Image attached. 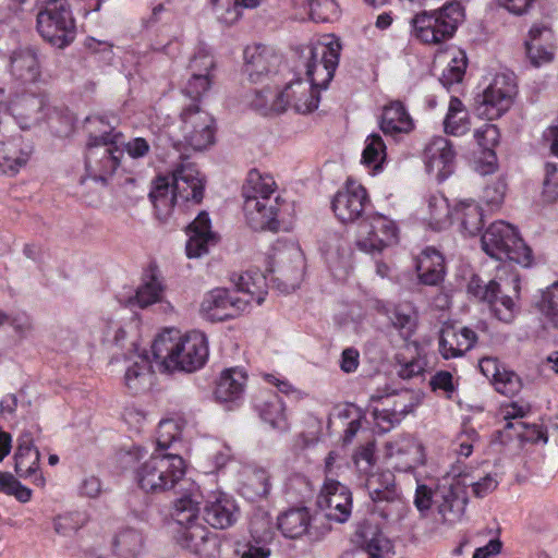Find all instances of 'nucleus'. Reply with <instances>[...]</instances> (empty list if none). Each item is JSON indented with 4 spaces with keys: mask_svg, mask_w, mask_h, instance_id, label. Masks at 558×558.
Wrapping results in <instances>:
<instances>
[{
    "mask_svg": "<svg viewBox=\"0 0 558 558\" xmlns=\"http://www.w3.org/2000/svg\"><path fill=\"white\" fill-rule=\"evenodd\" d=\"M413 128V120L401 101L395 100L384 107L380 118V129L385 134H407L411 132Z\"/></svg>",
    "mask_w": 558,
    "mask_h": 558,
    "instance_id": "obj_35",
    "label": "nucleus"
},
{
    "mask_svg": "<svg viewBox=\"0 0 558 558\" xmlns=\"http://www.w3.org/2000/svg\"><path fill=\"white\" fill-rule=\"evenodd\" d=\"M320 90L308 82L296 80L283 88L288 108H293L299 113H308L317 109Z\"/></svg>",
    "mask_w": 558,
    "mask_h": 558,
    "instance_id": "obj_29",
    "label": "nucleus"
},
{
    "mask_svg": "<svg viewBox=\"0 0 558 558\" xmlns=\"http://www.w3.org/2000/svg\"><path fill=\"white\" fill-rule=\"evenodd\" d=\"M244 60L245 73L252 82H258L276 69L279 57L267 46L254 45L244 50Z\"/></svg>",
    "mask_w": 558,
    "mask_h": 558,
    "instance_id": "obj_26",
    "label": "nucleus"
},
{
    "mask_svg": "<svg viewBox=\"0 0 558 558\" xmlns=\"http://www.w3.org/2000/svg\"><path fill=\"white\" fill-rule=\"evenodd\" d=\"M454 215L470 235H474L483 227L482 208L473 201L460 202L454 208Z\"/></svg>",
    "mask_w": 558,
    "mask_h": 558,
    "instance_id": "obj_46",
    "label": "nucleus"
},
{
    "mask_svg": "<svg viewBox=\"0 0 558 558\" xmlns=\"http://www.w3.org/2000/svg\"><path fill=\"white\" fill-rule=\"evenodd\" d=\"M365 487L372 500L380 498V495H386L388 490H397L395 475L390 471L369 474L366 478Z\"/></svg>",
    "mask_w": 558,
    "mask_h": 558,
    "instance_id": "obj_49",
    "label": "nucleus"
},
{
    "mask_svg": "<svg viewBox=\"0 0 558 558\" xmlns=\"http://www.w3.org/2000/svg\"><path fill=\"white\" fill-rule=\"evenodd\" d=\"M32 151V146L22 136L0 142V171L15 175L27 163Z\"/></svg>",
    "mask_w": 558,
    "mask_h": 558,
    "instance_id": "obj_28",
    "label": "nucleus"
},
{
    "mask_svg": "<svg viewBox=\"0 0 558 558\" xmlns=\"http://www.w3.org/2000/svg\"><path fill=\"white\" fill-rule=\"evenodd\" d=\"M163 286L156 275L144 278L143 283L136 289L134 296L128 300V305H137L141 308L147 307L161 300Z\"/></svg>",
    "mask_w": 558,
    "mask_h": 558,
    "instance_id": "obj_44",
    "label": "nucleus"
},
{
    "mask_svg": "<svg viewBox=\"0 0 558 558\" xmlns=\"http://www.w3.org/2000/svg\"><path fill=\"white\" fill-rule=\"evenodd\" d=\"M172 191L184 202L201 203L204 196V182L192 163L179 166L172 174Z\"/></svg>",
    "mask_w": 558,
    "mask_h": 558,
    "instance_id": "obj_22",
    "label": "nucleus"
},
{
    "mask_svg": "<svg viewBox=\"0 0 558 558\" xmlns=\"http://www.w3.org/2000/svg\"><path fill=\"white\" fill-rule=\"evenodd\" d=\"M507 184L504 179L497 178L487 184L483 191L482 199L492 209L499 208L504 202Z\"/></svg>",
    "mask_w": 558,
    "mask_h": 558,
    "instance_id": "obj_58",
    "label": "nucleus"
},
{
    "mask_svg": "<svg viewBox=\"0 0 558 558\" xmlns=\"http://www.w3.org/2000/svg\"><path fill=\"white\" fill-rule=\"evenodd\" d=\"M496 391L507 397H514L522 389V381L514 372L502 368L499 376L493 381Z\"/></svg>",
    "mask_w": 558,
    "mask_h": 558,
    "instance_id": "obj_54",
    "label": "nucleus"
},
{
    "mask_svg": "<svg viewBox=\"0 0 558 558\" xmlns=\"http://www.w3.org/2000/svg\"><path fill=\"white\" fill-rule=\"evenodd\" d=\"M498 478L499 474L497 472H490L470 483L473 495L477 498H483L493 493L498 486Z\"/></svg>",
    "mask_w": 558,
    "mask_h": 558,
    "instance_id": "obj_64",
    "label": "nucleus"
},
{
    "mask_svg": "<svg viewBox=\"0 0 558 558\" xmlns=\"http://www.w3.org/2000/svg\"><path fill=\"white\" fill-rule=\"evenodd\" d=\"M178 487L181 496L173 501L171 515L180 526L195 523L202 497L199 489L189 480L182 482Z\"/></svg>",
    "mask_w": 558,
    "mask_h": 558,
    "instance_id": "obj_23",
    "label": "nucleus"
},
{
    "mask_svg": "<svg viewBox=\"0 0 558 558\" xmlns=\"http://www.w3.org/2000/svg\"><path fill=\"white\" fill-rule=\"evenodd\" d=\"M185 464L179 454L155 453L136 470L138 486L146 493L160 494L178 487L184 478Z\"/></svg>",
    "mask_w": 558,
    "mask_h": 558,
    "instance_id": "obj_5",
    "label": "nucleus"
},
{
    "mask_svg": "<svg viewBox=\"0 0 558 558\" xmlns=\"http://www.w3.org/2000/svg\"><path fill=\"white\" fill-rule=\"evenodd\" d=\"M398 242V228L393 220L380 214H372L357 225L356 245L366 253H380Z\"/></svg>",
    "mask_w": 558,
    "mask_h": 558,
    "instance_id": "obj_8",
    "label": "nucleus"
},
{
    "mask_svg": "<svg viewBox=\"0 0 558 558\" xmlns=\"http://www.w3.org/2000/svg\"><path fill=\"white\" fill-rule=\"evenodd\" d=\"M416 272L421 283L425 286H438L446 275L445 258L434 247H426L416 259Z\"/></svg>",
    "mask_w": 558,
    "mask_h": 558,
    "instance_id": "obj_30",
    "label": "nucleus"
},
{
    "mask_svg": "<svg viewBox=\"0 0 558 558\" xmlns=\"http://www.w3.org/2000/svg\"><path fill=\"white\" fill-rule=\"evenodd\" d=\"M410 400L411 393L407 390L372 398L373 402H377L376 405H373L372 415L380 432H390L401 423L405 415L412 411Z\"/></svg>",
    "mask_w": 558,
    "mask_h": 558,
    "instance_id": "obj_13",
    "label": "nucleus"
},
{
    "mask_svg": "<svg viewBox=\"0 0 558 558\" xmlns=\"http://www.w3.org/2000/svg\"><path fill=\"white\" fill-rule=\"evenodd\" d=\"M386 157V145L379 134H371L365 142L362 160L378 170Z\"/></svg>",
    "mask_w": 558,
    "mask_h": 558,
    "instance_id": "obj_50",
    "label": "nucleus"
},
{
    "mask_svg": "<svg viewBox=\"0 0 558 558\" xmlns=\"http://www.w3.org/2000/svg\"><path fill=\"white\" fill-rule=\"evenodd\" d=\"M517 94V85L511 74H497L483 93L478 107L480 114L494 120L504 114L511 106Z\"/></svg>",
    "mask_w": 558,
    "mask_h": 558,
    "instance_id": "obj_14",
    "label": "nucleus"
},
{
    "mask_svg": "<svg viewBox=\"0 0 558 558\" xmlns=\"http://www.w3.org/2000/svg\"><path fill=\"white\" fill-rule=\"evenodd\" d=\"M466 69V59L465 56L462 54L461 58H452L451 62L448 66L442 71V74L439 78L440 83L449 87L454 83H459L462 81Z\"/></svg>",
    "mask_w": 558,
    "mask_h": 558,
    "instance_id": "obj_59",
    "label": "nucleus"
},
{
    "mask_svg": "<svg viewBox=\"0 0 558 558\" xmlns=\"http://www.w3.org/2000/svg\"><path fill=\"white\" fill-rule=\"evenodd\" d=\"M211 3L219 21L231 25L239 20L243 7L240 0H211Z\"/></svg>",
    "mask_w": 558,
    "mask_h": 558,
    "instance_id": "obj_55",
    "label": "nucleus"
},
{
    "mask_svg": "<svg viewBox=\"0 0 558 558\" xmlns=\"http://www.w3.org/2000/svg\"><path fill=\"white\" fill-rule=\"evenodd\" d=\"M245 487L253 496H266L270 490L269 475L265 470H255L247 477Z\"/></svg>",
    "mask_w": 558,
    "mask_h": 558,
    "instance_id": "obj_61",
    "label": "nucleus"
},
{
    "mask_svg": "<svg viewBox=\"0 0 558 558\" xmlns=\"http://www.w3.org/2000/svg\"><path fill=\"white\" fill-rule=\"evenodd\" d=\"M538 308L553 327L558 328V282L543 292Z\"/></svg>",
    "mask_w": 558,
    "mask_h": 558,
    "instance_id": "obj_52",
    "label": "nucleus"
},
{
    "mask_svg": "<svg viewBox=\"0 0 558 558\" xmlns=\"http://www.w3.org/2000/svg\"><path fill=\"white\" fill-rule=\"evenodd\" d=\"M180 118L183 137L193 149L202 150L214 143V119L208 112L191 105L182 110Z\"/></svg>",
    "mask_w": 558,
    "mask_h": 558,
    "instance_id": "obj_11",
    "label": "nucleus"
},
{
    "mask_svg": "<svg viewBox=\"0 0 558 558\" xmlns=\"http://www.w3.org/2000/svg\"><path fill=\"white\" fill-rule=\"evenodd\" d=\"M468 292L486 302L494 316L505 324H511L519 313L515 301L501 293L500 284L496 280L484 282L480 277L473 276L468 284Z\"/></svg>",
    "mask_w": 558,
    "mask_h": 558,
    "instance_id": "obj_10",
    "label": "nucleus"
},
{
    "mask_svg": "<svg viewBox=\"0 0 558 558\" xmlns=\"http://www.w3.org/2000/svg\"><path fill=\"white\" fill-rule=\"evenodd\" d=\"M526 53L531 63L535 66L548 63L553 60V48L549 45H543L536 41H526Z\"/></svg>",
    "mask_w": 558,
    "mask_h": 558,
    "instance_id": "obj_62",
    "label": "nucleus"
},
{
    "mask_svg": "<svg viewBox=\"0 0 558 558\" xmlns=\"http://www.w3.org/2000/svg\"><path fill=\"white\" fill-rule=\"evenodd\" d=\"M248 300H244L226 288H215L204 294L199 305L203 317L211 322L234 318L245 312Z\"/></svg>",
    "mask_w": 558,
    "mask_h": 558,
    "instance_id": "obj_12",
    "label": "nucleus"
},
{
    "mask_svg": "<svg viewBox=\"0 0 558 558\" xmlns=\"http://www.w3.org/2000/svg\"><path fill=\"white\" fill-rule=\"evenodd\" d=\"M177 542L183 549L202 557H207L209 547L216 546V541L209 538L207 527L198 522L180 526Z\"/></svg>",
    "mask_w": 558,
    "mask_h": 558,
    "instance_id": "obj_31",
    "label": "nucleus"
},
{
    "mask_svg": "<svg viewBox=\"0 0 558 558\" xmlns=\"http://www.w3.org/2000/svg\"><path fill=\"white\" fill-rule=\"evenodd\" d=\"M545 179L543 183V196L546 202L553 203L558 199V166L546 163Z\"/></svg>",
    "mask_w": 558,
    "mask_h": 558,
    "instance_id": "obj_63",
    "label": "nucleus"
},
{
    "mask_svg": "<svg viewBox=\"0 0 558 558\" xmlns=\"http://www.w3.org/2000/svg\"><path fill=\"white\" fill-rule=\"evenodd\" d=\"M445 132L453 136H461L470 130L468 111L462 101L451 97L447 116L444 121Z\"/></svg>",
    "mask_w": 558,
    "mask_h": 558,
    "instance_id": "obj_45",
    "label": "nucleus"
},
{
    "mask_svg": "<svg viewBox=\"0 0 558 558\" xmlns=\"http://www.w3.org/2000/svg\"><path fill=\"white\" fill-rule=\"evenodd\" d=\"M281 255H286V253ZM287 257L291 262V265L283 263V258L281 257V264L278 266V269H271V271L278 274L276 277L278 288L286 293H290L299 287L303 278L304 260L302 253L295 247L287 253Z\"/></svg>",
    "mask_w": 558,
    "mask_h": 558,
    "instance_id": "obj_33",
    "label": "nucleus"
},
{
    "mask_svg": "<svg viewBox=\"0 0 558 558\" xmlns=\"http://www.w3.org/2000/svg\"><path fill=\"white\" fill-rule=\"evenodd\" d=\"M317 506L325 511L328 520L343 523L352 510V494L350 489L340 482L326 478L320 494L317 497Z\"/></svg>",
    "mask_w": 558,
    "mask_h": 558,
    "instance_id": "obj_15",
    "label": "nucleus"
},
{
    "mask_svg": "<svg viewBox=\"0 0 558 558\" xmlns=\"http://www.w3.org/2000/svg\"><path fill=\"white\" fill-rule=\"evenodd\" d=\"M356 536L369 558H388L389 554L392 551L390 539L377 525L368 522L363 523L359 527Z\"/></svg>",
    "mask_w": 558,
    "mask_h": 558,
    "instance_id": "obj_34",
    "label": "nucleus"
},
{
    "mask_svg": "<svg viewBox=\"0 0 558 558\" xmlns=\"http://www.w3.org/2000/svg\"><path fill=\"white\" fill-rule=\"evenodd\" d=\"M246 385V373L239 367H232L221 373L217 383L215 396L221 402L238 400Z\"/></svg>",
    "mask_w": 558,
    "mask_h": 558,
    "instance_id": "obj_36",
    "label": "nucleus"
},
{
    "mask_svg": "<svg viewBox=\"0 0 558 558\" xmlns=\"http://www.w3.org/2000/svg\"><path fill=\"white\" fill-rule=\"evenodd\" d=\"M311 514L306 508H293L278 518V529L288 538L303 536L310 527Z\"/></svg>",
    "mask_w": 558,
    "mask_h": 558,
    "instance_id": "obj_40",
    "label": "nucleus"
},
{
    "mask_svg": "<svg viewBox=\"0 0 558 558\" xmlns=\"http://www.w3.org/2000/svg\"><path fill=\"white\" fill-rule=\"evenodd\" d=\"M500 441L506 442L514 438L521 441L547 442L546 433L536 425H527L521 421L506 423L504 428L498 432Z\"/></svg>",
    "mask_w": 558,
    "mask_h": 558,
    "instance_id": "obj_43",
    "label": "nucleus"
},
{
    "mask_svg": "<svg viewBox=\"0 0 558 558\" xmlns=\"http://www.w3.org/2000/svg\"><path fill=\"white\" fill-rule=\"evenodd\" d=\"M149 198L155 207L156 215L160 220L168 218L171 214L178 196H175L167 178L159 177L154 182Z\"/></svg>",
    "mask_w": 558,
    "mask_h": 558,
    "instance_id": "obj_41",
    "label": "nucleus"
},
{
    "mask_svg": "<svg viewBox=\"0 0 558 558\" xmlns=\"http://www.w3.org/2000/svg\"><path fill=\"white\" fill-rule=\"evenodd\" d=\"M17 448L14 454L15 473L22 478H32V483L38 487H45L46 480L38 473L40 453L34 447V439L31 432H24L17 439Z\"/></svg>",
    "mask_w": 558,
    "mask_h": 558,
    "instance_id": "obj_19",
    "label": "nucleus"
},
{
    "mask_svg": "<svg viewBox=\"0 0 558 558\" xmlns=\"http://www.w3.org/2000/svg\"><path fill=\"white\" fill-rule=\"evenodd\" d=\"M276 182L269 174L253 169L242 187L243 210L247 223L254 230H277L278 202L274 197Z\"/></svg>",
    "mask_w": 558,
    "mask_h": 558,
    "instance_id": "obj_2",
    "label": "nucleus"
},
{
    "mask_svg": "<svg viewBox=\"0 0 558 558\" xmlns=\"http://www.w3.org/2000/svg\"><path fill=\"white\" fill-rule=\"evenodd\" d=\"M238 293H242L241 299L255 301L258 305L262 304L267 294L266 277L259 271H246L242 275L232 278Z\"/></svg>",
    "mask_w": 558,
    "mask_h": 558,
    "instance_id": "obj_37",
    "label": "nucleus"
},
{
    "mask_svg": "<svg viewBox=\"0 0 558 558\" xmlns=\"http://www.w3.org/2000/svg\"><path fill=\"white\" fill-rule=\"evenodd\" d=\"M464 19V9L458 1L445 4L439 10L423 11L412 20L414 36L425 44H440L453 36Z\"/></svg>",
    "mask_w": 558,
    "mask_h": 558,
    "instance_id": "obj_6",
    "label": "nucleus"
},
{
    "mask_svg": "<svg viewBox=\"0 0 558 558\" xmlns=\"http://www.w3.org/2000/svg\"><path fill=\"white\" fill-rule=\"evenodd\" d=\"M240 517V509L233 497L216 492L208 496L204 507V520L213 527L225 530L232 526Z\"/></svg>",
    "mask_w": 558,
    "mask_h": 558,
    "instance_id": "obj_20",
    "label": "nucleus"
},
{
    "mask_svg": "<svg viewBox=\"0 0 558 558\" xmlns=\"http://www.w3.org/2000/svg\"><path fill=\"white\" fill-rule=\"evenodd\" d=\"M189 69L191 73L213 75L215 60L213 54L205 47H201L190 60Z\"/></svg>",
    "mask_w": 558,
    "mask_h": 558,
    "instance_id": "obj_56",
    "label": "nucleus"
},
{
    "mask_svg": "<svg viewBox=\"0 0 558 558\" xmlns=\"http://www.w3.org/2000/svg\"><path fill=\"white\" fill-rule=\"evenodd\" d=\"M89 123L105 126L102 118H88ZM122 134L113 132L109 125L99 135H90L86 151V172L95 181L107 182L120 165L123 150L118 146Z\"/></svg>",
    "mask_w": 558,
    "mask_h": 558,
    "instance_id": "obj_3",
    "label": "nucleus"
},
{
    "mask_svg": "<svg viewBox=\"0 0 558 558\" xmlns=\"http://www.w3.org/2000/svg\"><path fill=\"white\" fill-rule=\"evenodd\" d=\"M308 7L310 16L315 22H331L339 16V7L335 0H312Z\"/></svg>",
    "mask_w": 558,
    "mask_h": 558,
    "instance_id": "obj_53",
    "label": "nucleus"
},
{
    "mask_svg": "<svg viewBox=\"0 0 558 558\" xmlns=\"http://www.w3.org/2000/svg\"><path fill=\"white\" fill-rule=\"evenodd\" d=\"M341 44L337 39L308 48L306 62L307 82L319 90L326 89L339 63Z\"/></svg>",
    "mask_w": 558,
    "mask_h": 558,
    "instance_id": "obj_9",
    "label": "nucleus"
},
{
    "mask_svg": "<svg viewBox=\"0 0 558 558\" xmlns=\"http://www.w3.org/2000/svg\"><path fill=\"white\" fill-rule=\"evenodd\" d=\"M438 512L447 523H456L464 514L466 500L459 496L453 486L444 488L440 495H436Z\"/></svg>",
    "mask_w": 558,
    "mask_h": 558,
    "instance_id": "obj_39",
    "label": "nucleus"
},
{
    "mask_svg": "<svg viewBox=\"0 0 558 558\" xmlns=\"http://www.w3.org/2000/svg\"><path fill=\"white\" fill-rule=\"evenodd\" d=\"M8 109L22 130H29L47 118L48 98L46 95H17L10 100Z\"/></svg>",
    "mask_w": 558,
    "mask_h": 558,
    "instance_id": "obj_16",
    "label": "nucleus"
},
{
    "mask_svg": "<svg viewBox=\"0 0 558 558\" xmlns=\"http://www.w3.org/2000/svg\"><path fill=\"white\" fill-rule=\"evenodd\" d=\"M0 492L14 496L20 502H28L32 499V489L24 486L13 474L0 471Z\"/></svg>",
    "mask_w": 558,
    "mask_h": 558,
    "instance_id": "obj_51",
    "label": "nucleus"
},
{
    "mask_svg": "<svg viewBox=\"0 0 558 558\" xmlns=\"http://www.w3.org/2000/svg\"><path fill=\"white\" fill-rule=\"evenodd\" d=\"M481 242L483 251L495 259H509L522 266L531 263V248L519 236L517 229L506 221L493 222L482 235Z\"/></svg>",
    "mask_w": 558,
    "mask_h": 558,
    "instance_id": "obj_7",
    "label": "nucleus"
},
{
    "mask_svg": "<svg viewBox=\"0 0 558 558\" xmlns=\"http://www.w3.org/2000/svg\"><path fill=\"white\" fill-rule=\"evenodd\" d=\"M372 500V513L387 522H399L408 513L409 507L398 490H388L386 495Z\"/></svg>",
    "mask_w": 558,
    "mask_h": 558,
    "instance_id": "obj_38",
    "label": "nucleus"
},
{
    "mask_svg": "<svg viewBox=\"0 0 558 558\" xmlns=\"http://www.w3.org/2000/svg\"><path fill=\"white\" fill-rule=\"evenodd\" d=\"M10 73L24 83H34L40 77V63L35 49L21 48L10 56Z\"/></svg>",
    "mask_w": 558,
    "mask_h": 558,
    "instance_id": "obj_32",
    "label": "nucleus"
},
{
    "mask_svg": "<svg viewBox=\"0 0 558 558\" xmlns=\"http://www.w3.org/2000/svg\"><path fill=\"white\" fill-rule=\"evenodd\" d=\"M36 29L52 47L70 46L76 37V23L69 0H44L36 15Z\"/></svg>",
    "mask_w": 558,
    "mask_h": 558,
    "instance_id": "obj_4",
    "label": "nucleus"
},
{
    "mask_svg": "<svg viewBox=\"0 0 558 558\" xmlns=\"http://www.w3.org/2000/svg\"><path fill=\"white\" fill-rule=\"evenodd\" d=\"M154 362L161 371L187 373L203 367L208 357V342L201 331H191L173 338L172 331L160 333L151 344Z\"/></svg>",
    "mask_w": 558,
    "mask_h": 558,
    "instance_id": "obj_1",
    "label": "nucleus"
},
{
    "mask_svg": "<svg viewBox=\"0 0 558 558\" xmlns=\"http://www.w3.org/2000/svg\"><path fill=\"white\" fill-rule=\"evenodd\" d=\"M129 365L124 374V385L133 393L149 389L153 385V364L146 353L134 352L126 357Z\"/></svg>",
    "mask_w": 558,
    "mask_h": 558,
    "instance_id": "obj_24",
    "label": "nucleus"
},
{
    "mask_svg": "<svg viewBox=\"0 0 558 558\" xmlns=\"http://www.w3.org/2000/svg\"><path fill=\"white\" fill-rule=\"evenodd\" d=\"M368 202L366 190L361 184L349 181L344 190L336 194L332 210L340 221L353 222L362 217Z\"/></svg>",
    "mask_w": 558,
    "mask_h": 558,
    "instance_id": "obj_18",
    "label": "nucleus"
},
{
    "mask_svg": "<svg viewBox=\"0 0 558 558\" xmlns=\"http://www.w3.org/2000/svg\"><path fill=\"white\" fill-rule=\"evenodd\" d=\"M474 137L480 147L487 150L494 157L493 148L497 145L499 140V130L496 125L485 123L474 132Z\"/></svg>",
    "mask_w": 558,
    "mask_h": 558,
    "instance_id": "obj_60",
    "label": "nucleus"
},
{
    "mask_svg": "<svg viewBox=\"0 0 558 558\" xmlns=\"http://www.w3.org/2000/svg\"><path fill=\"white\" fill-rule=\"evenodd\" d=\"M214 75L192 73L184 93L192 99L198 100L211 86Z\"/></svg>",
    "mask_w": 558,
    "mask_h": 558,
    "instance_id": "obj_57",
    "label": "nucleus"
},
{
    "mask_svg": "<svg viewBox=\"0 0 558 558\" xmlns=\"http://www.w3.org/2000/svg\"><path fill=\"white\" fill-rule=\"evenodd\" d=\"M477 340L475 331L468 327L460 330L452 326L444 328L439 337V352L446 360L460 357L470 351Z\"/></svg>",
    "mask_w": 558,
    "mask_h": 558,
    "instance_id": "obj_27",
    "label": "nucleus"
},
{
    "mask_svg": "<svg viewBox=\"0 0 558 558\" xmlns=\"http://www.w3.org/2000/svg\"><path fill=\"white\" fill-rule=\"evenodd\" d=\"M385 457L397 471L408 472L425 461L424 447L414 437L403 436L385 446Z\"/></svg>",
    "mask_w": 558,
    "mask_h": 558,
    "instance_id": "obj_17",
    "label": "nucleus"
},
{
    "mask_svg": "<svg viewBox=\"0 0 558 558\" xmlns=\"http://www.w3.org/2000/svg\"><path fill=\"white\" fill-rule=\"evenodd\" d=\"M116 547L119 554L124 558L137 557L144 547V538L142 534L133 529L122 531L116 537Z\"/></svg>",
    "mask_w": 558,
    "mask_h": 558,
    "instance_id": "obj_48",
    "label": "nucleus"
},
{
    "mask_svg": "<svg viewBox=\"0 0 558 558\" xmlns=\"http://www.w3.org/2000/svg\"><path fill=\"white\" fill-rule=\"evenodd\" d=\"M425 165L430 173H435L438 180H445L453 169L456 151L449 140L437 136L425 147Z\"/></svg>",
    "mask_w": 558,
    "mask_h": 558,
    "instance_id": "obj_21",
    "label": "nucleus"
},
{
    "mask_svg": "<svg viewBox=\"0 0 558 558\" xmlns=\"http://www.w3.org/2000/svg\"><path fill=\"white\" fill-rule=\"evenodd\" d=\"M258 410L260 417L274 428H287L284 403L277 395H269L267 399L258 405Z\"/></svg>",
    "mask_w": 558,
    "mask_h": 558,
    "instance_id": "obj_47",
    "label": "nucleus"
},
{
    "mask_svg": "<svg viewBox=\"0 0 558 558\" xmlns=\"http://www.w3.org/2000/svg\"><path fill=\"white\" fill-rule=\"evenodd\" d=\"M250 104L263 114L270 112L280 113L288 109V100L284 99L283 89L279 92L269 86L256 89Z\"/></svg>",
    "mask_w": 558,
    "mask_h": 558,
    "instance_id": "obj_42",
    "label": "nucleus"
},
{
    "mask_svg": "<svg viewBox=\"0 0 558 558\" xmlns=\"http://www.w3.org/2000/svg\"><path fill=\"white\" fill-rule=\"evenodd\" d=\"M189 240L186 255L190 258L201 257L208 253L209 245L217 243V236L210 230V219L206 211H202L187 227Z\"/></svg>",
    "mask_w": 558,
    "mask_h": 558,
    "instance_id": "obj_25",
    "label": "nucleus"
}]
</instances>
